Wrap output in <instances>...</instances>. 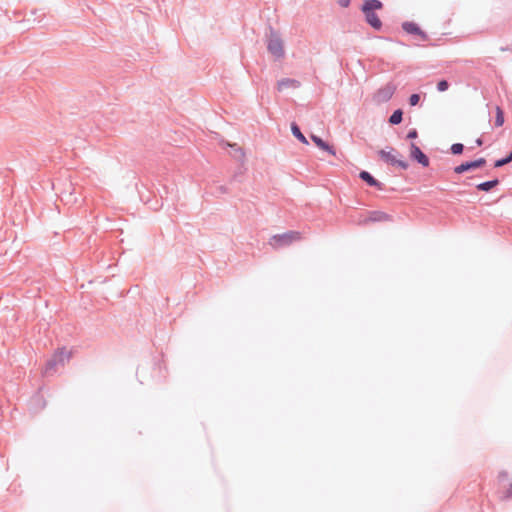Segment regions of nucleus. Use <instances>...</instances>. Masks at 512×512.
Returning a JSON list of instances; mask_svg holds the SVG:
<instances>
[{"mask_svg": "<svg viewBox=\"0 0 512 512\" xmlns=\"http://www.w3.org/2000/svg\"><path fill=\"white\" fill-rule=\"evenodd\" d=\"M381 9L382 3L379 0H367L362 7L367 23L377 30L382 27V22L376 14V11Z\"/></svg>", "mask_w": 512, "mask_h": 512, "instance_id": "f257e3e1", "label": "nucleus"}, {"mask_svg": "<svg viewBox=\"0 0 512 512\" xmlns=\"http://www.w3.org/2000/svg\"><path fill=\"white\" fill-rule=\"evenodd\" d=\"M301 239V234L296 231H289L283 234L274 235L269 239V245L274 249L286 247Z\"/></svg>", "mask_w": 512, "mask_h": 512, "instance_id": "f03ea898", "label": "nucleus"}, {"mask_svg": "<svg viewBox=\"0 0 512 512\" xmlns=\"http://www.w3.org/2000/svg\"><path fill=\"white\" fill-rule=\"evenodd\" d=\"M71 357V351L66 348H61L55 352L52 358L48 361L45 372L49 373L56 370L58 365H63Z\"/></svg>", "mask_w": 512, "mask_h": 512, "instance_id": "7ed1b4c3", "label": "nucleus"}, {"mask_svg": "<svg viewBox=\"0 0 512 512\" xmlns=\"http://www.w3.org/2000/svg\"><path fill=\"white\" fill-rule=\"evenodd\" d=\"M268 51L275 57L281 58L284 55L283 40L277 34L272 33L268 39Z\"/></svg>", "mask_w": 512, "mask_h": 512, "instance_id": "20e7f679", "label": "nucleus"}, {"mask_svg": "<svg viewBox=\"0 0 512 512\" xmlns=\"http://www.w3.org/2000/svg\"><path fill=\"white\" fill-rule=\"evenodd\" d=\"M379 156L381 159L391 165H396L402 169H407L408 164L398 158V153L391 148L390 150H380Z\"/></svg>", "mask_w": 512, "mask_h": 512, "instance_id": "39448f33", "label": "nucleus"}, {"mask_svg": "<svg viewBox=\"0 0 512 512\" xmlns=\"http://www.w3.org/2000/svg\"><path fill=\"white\" fill-rule=\"evenodd\" d=\"M395 91L396 85L391 82L387 83L374 94V101L377 103L387 102L392 98Z\"/></svg>", "mask_w": 512, "mask_h": 512, "instance_id": "423d86ee", "label": "nucleus"}, {"mask_svg": "<svg viewBox=\"0 0 512 512\" xmlns=\"http://www.w3.org/2000/svg\"><path fill=\"white\" fill-rule=\"evenodd\" d=\"M410 156L413 159L417 160L423 166H428L429 165L428 157L414 143H412L411 146H410Z\"/></svg>", "mask_w": 512, "mask_h": 512, "instance_id": "0eeeda50", "label": "nucleus"}, {"mask_svg": "<svg viewBox=\"0 0 512 512\" xmlns=\"http://www.w3.org/2000/svg\"><path fill=\"white\" fill-rule=\"evenodd\" d=\"M402 28L407 33L419 36L422 40H426L427 39L426 34L414 22H404L402 24Z\"/></svg>", "mask_w": 512, "mask_h": 512, "instance_id": "6e6552de", "label": "nucleus"}, {"mask_svg": "<svg viewBox=\"0 0 512 512\" xmlns=\"http://www.w3.org/2000/svg\"><path fill=\"white\" fill-rule=\"evenodd\" d=\"M311 139L313 140V142L322 150H325V151H328L329 153H331L332 155H335V151L332 149V147H330L327 143H325L321 138H319L318 136H315L313 135L311 137Z\"/></svg>", "mask_w": 512, "mask_h": 512, "instance_id": "1a4fd4ad", "label": "nucleus"}, {"mask_svg": "<svg viewBox=\"0 0 512 512\" xmlns=\"http://www.w3.org/2000/svg\"><path fill=\"white\" fill-rule=\"evenodd\" d=\"M360 178L367 182V184H369L370 186H376V187H380V183L374 179L368 172L366 171H362L360 173Z\"/></svg>", "mask_w": 512, "mask_h": 512, "instance_id": "9d476101", "label": "nucleus"}, {"mask_svg": "<svg viewBox=\"0 0 512 512\" xmlns=\"http://www.w3.org/2000/svg\"><path fill=\"white\" fill-rule=\"evenodd\" d=\"M369 219L371 221H386L389 219V216L383 212L380 211H374L370 213Z\"/></svg>", "mask_w": 512, "mask_h": 512, "instance_id": "9b49d317", "label": "nucleus"}, {"mask_svg": "<svg viewBox=\"0 0 512 512\" xmlns=\"http://www.w3.org/2000/svg\"><path fill=\"white\" fill-rule=\"evenodd\" d=\"M291 130H292V133L293 135L299 140L301 141L302 143L304 144H307L308 141L306 139V137L302 134V132L300 131L299 127L295 124H293L291 126Z\"/></svg>", "mask_w": 512, "mask_h": 512, "instance_id": "f8f14e48", "label": "nucleus"}, {"mask_svg": "<svg viewBox=\"0 0 512 512\" xmlns=\"http://www.w3.org/2000/svg\"><path fill=\"white\" fill-rule=\"evenodd\" d=\"M497 184H498V181L497 180H493V181H488V182L481 183V184H479L477 186V188L479 190H481V191H489L492 188H494Z\"/></svg>", "mask_w": 512, "mask_h": 512, "instance_id": "ddd939ff", "label": "nucleus"}, {"mask_svg": "<svg viewBox=\"0 0 512 512\" xmlns=\"http://www.w3.org/2000/svg\"><path fill=\"white\" fill-rule=\"evenodd\" d=\"M402 111L401 110H396L394 111V113L391 115L390 119H389V122L393 125H396V124H399L401 123L402 121Z\"/></svg>", "mask_w": 512, "mask_h": 512, "instance_id": "4468645a", "label": "nucleus"}, {"mask_svg": "<svg viewBox=\"0 0 512 512\" xmlns=\"http://www.w3.org/2000/svg\"><path fill=\"white\" fill-rule=\"evenodd\" d=\"M503 123H504L503 112L499 107H497L495 124H496V126H502Z\"/></svg>", "mask_w": 512, "mask_h": 512, "instance_id": "2eb2a0df", "label": "nucleus"}, {"mask_svg": "<svg viewBox=\"0 0 512 512\" xmlns=\"http://www.w3.org/2000/svg\"><path fill=\"white\" fill-rule=\"evenodd\" d=\"M485 163V160L484 159H478L476 161H472V162H467L468 166H469V170L470 169H476V168H479L481 166H483Z\"/></svg>", "mask_w": 512, "mask_h": 512, "instance_id": "dca6fc26", "label": "nucleus"}, {"mask_svg": "<svg viewBox=\"0 0 512 512\" xmlns=\"http://www.w3.org/2000/svg\"><path fill=\"white\" fill-rule=\"evenodd\" d=\"M448 88H449V83L446 80H441L437 84V89L440 92H444V91L448 90Z\"/></svg>", "mask_w": 512, "mask_h": 512, "instance_id": "f3484780", "label": "nucleus"}, {"mask_svg": "<svg viewBox=\"0 0 512 512\" xmlns=\"http://www.w3.org/2000/svg\"><path fill=\"white\" fill-rule=\"evenodd\" d=\"M451 151L453 154H459L463 151V145L460 143L453 144L451 147Z\"/></svg>", "mask_w": 512, "mask_h": 512, "instance_id": "a211bd4d", "label": "nucleus"}, {"mask_svg": "<svg viewBox=\"0 0 512 512\" xmlns=\"http://www.w3.org/2000/svg\"><path fill=\"white\" fill-rule=\"evenodd\" d=\"M420 96L418 94H412L409 98V103L411 106H415L419 103Z\"/></svg>", "mask_w": 512, "mask_h": 512, "instance_id": "6ab92c4d", "label": "nucleus"}, {"mask_svg": "<svg viewBox=\"0 0 512 512\" xmlns=\"http://www.w3.org/2000/svg\"><path fill=\"white\" fill-rule=\"evenodd\" d=\"M468 170H469V166H468L467 163H463V164H461V165H459V166H457L455 168V172L458 173V174H461V173H463L465 171H468Z\"/></svg>", "mask_w": 512, "mask_h": 512, "instance_id": "aec40b11", "label": "nucleus"}, {"mask_svg": "<svg viewBox=\"0 0 512 512\" xmlns=\"http://www.w3.org/2000/svg\"><path fill=\"white\" fill-rule=\"evenodd\" d=\"M417 137V131L415 129L411 130L407 134L408 139H414Z\"/></svg>", "mask_w": 512, "mask_h": 512, "instance_id": "412c9836", "label": "nucleus"}, {"mask_svg": "<svg viewBox=\"0 0 512 512\" xmlns=\"http://www.w3.org/2000/svg\"><path fill=\"white\" fill-rule=\"evenodd\" d=\"M338 3L342 6V7H347L350 3V0H339Z\"/></svg>", "mask_w": 512, "mask_h": 512, "instance_id": "4be33fe9", "label": "nucleus"}, {"mask_svg": "<svg viewBox=\"0 0 512 512\" xmlns=\"http://www.w3.org/2000/svg\"><path fill=\"white\" fill-rule=\"evenodd\" d=\"M289 82H290V80L279 82V84H278L279 89H281L283 85L288 84Z\"/></svg>", "mask_w": 512, "mask_h": 512, "instance_id": "5701e85b", "label": "nucleus"}, {"mask_svg": "<svg viewBox=\"0 0 512 512\" xmlns=\"http://www.w3.org/2000/svg\"><path fill=\"white\" fill-rule=\"evenodd\" d=\"M476 143H477L478 146H481L482 145V140L479 138V139H477Z\"/></svg>", "mask_w": 512, "mask_h": 512, "instance_id": "b1692460", "label": "nucleus"}]
</instances>
